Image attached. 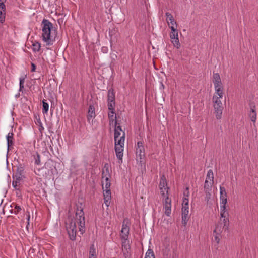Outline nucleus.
I'll list each match as a JSON object with an SVG mask.
<instances>
[{"instance_id":"obj_1","label":"nucleus","mask_w":258,"mask_h":258,"mask_svg":"<svg viewBox=\"0 0 258 258\" xmlns=\"http://www.w3.org/2000/svg\"><path fill=\"white\" fill-rule=\"evenodd\" d=\"M77 223L78 225L79 231L81 234L85 232V220L84 216V212L83 209H79L76 213V219H71L69 220V223L67 224L66 228L68 233L69 235L70 238L72 240H74L76 239L77 233Z\"/></svg>"},{"instance_id":"obj_2","label":"nucleus","mask_w":258,"mask_h":258,"mask_svg":"<svg viewBox=\"0 0 258 258\" xmlns=\"http://www.w3.org/2000/svg\"><path fill=\"white\" fill-rule=\"evenodd\" d=\"M42 37L43 41L47 46L52 45L55 41L56 34L53 29L52 24L47 19H43L42 22Z\"/></svg>"},{"instance_id":"obj_3","label":"nucleus","mask_w":258,"mask_h":258,"mask_svg":"<svg viewBox=\"0 0 258 258\" xmlns=\"http://www.w3.org/2000/svg\"><path fill=\"white\" fill-rule=\"evenodd\" d=\"M131 222L127 218H124L122 224L120 236L121 239L122 247L125 249L130 248L128 236L130 234Z\"/></svg>"},{"instance_id":"obj_4","label":"nucleus","mask_w":258,"mask_h":258,"mask_svg":"<svg viewBox=\"0 0 258 258\" xmlns=\"http://www.w3.org/2000/svg\"><path fill=\"white\" fill-rule=\"evenodd\" d=\"M212 82L214 86L215 93L221 96L223 94L224 88L219 73H213Z\"/></svg>"},{"instance_id":"obj_5","label":"nucleus","mask_w":258,"mask_h":258,"mask_svg":"<svg viewBox=\"0 0 258 258\" xmlns=\"http://www.w3.org/2000/svg\"><path fill=\"white\" fill-rule=\"evenodd\" d=\"M114 141L116 143L117 141L124 142L125 141V132L122 131L119 124L117 123L115 121L114 125Z\"/></svg>"},{"instance_id":"obj_6","label":"nucleus","mask_w":258,"mask_h":258,"mask_svg":"<svg viewBox=\"0 0 258 258\" xmlns=\"http://www.w3.org/2000/svg\"><path fill=\"white\" fill-rule=\"evenodd\" d=\"M136 157L137 160L140 163L144 162L145 154V149L143 145V143L141 141L137 142L136 145Z\"/></svg>"},{"instance_id":"obj_7","label":"nucleus","mask_w":258,"mask_h":258,"mask_svg":"<svg viewBox=\"0 0 258 258\" xmlns=\"http://www.w3.org/2000/svg\"><path fill=\"white\" fill-rule=\"evenodd\" d=\"M124 142L117 141L115 142V151L117 159L122 162V157L123 155V147Z\"/></svg>"},{"instance_id":"obj_8","label":"nucleus","mask_w":258,"mask_h":258,"mask_svg":"<svg viewBox=\"0 0 258 258\" xmlns=\"http://www.w3.org/2000/svg\"><path fill=\"white\" fill-rule=\"evenodd\" d=\"M170 38L173 45L174 47L177 48H179L180 47V43L178 39V31L170 32Z\"/></svg>"},{"instance_id":"obj_9","label":"nucleus","mask_w":258,"mask_h":258,"mask_svg":"<svg viewBox=\"0 0 258 258\" xmlns=\"http://www.w3.org/2000/svg\"><path fill=\"white\" fill-rule=\"evenodd\" d=\"M189 206H182V223L185 226L189 219Z\"/></svg>"},{"instance_id":"obj_10","label":"nucleus","mask_w":258,"mask_h":258,"mask_svg":"<svg viewBox=\"0 0 258 258\" xmlns=\"http://www.w3.org/2000/svg\"><path fill=\"white\" fill-rule=\"evenodd\" d=\"M214 112L216 117L217 119H220L222 117L223 107L222 104H213Z\"/></svg>"},{"instance_id":"obj_11","label":"nucleus","mask_w":258,"mask_h":258,"mask_svg":"<svg viewBox=\"0 0 258 258\" xmlns=\"http://www.w3.org/2000/svg\"><path fill=\"white\" fill-rule=\"evenodd\" d=\"M220 204H226L227 203V193L225 187L223 186L220 187Z\"/></svg>"},{"instance_id":"obj_12","label":"nucleus","mask_w":258,"mask_h":258,"mask_svg":"<svg viewBox=\"0 0 258 258\" xmlns=\"http://www.w3.org/2000/svg\"><path fill=\"white\" fill-rule=\"evenodd\" d=\"M214 182L207 181V180H205L204 184V190L205 193L206 194V197L207 199L210 198L211 194L210 191L211 190V188Z\"/></svg>"},{"instance_id":"obj_13","label":"nucleus","mask_w":258,"mask_h":258,"mask_svg":"<svg viewBox=\"0 0 258 258\" xmlns=\"http://www.w3.org/2000/svg\"><path fill=\"white\" fill-rule=\"evenodd\" d=\"M165 16L166 17V20L169 26H170V25H176L177 23L175 21L173 16L171 13L169 12H166Z\"/></svg>"},{"instance_id":"obj_14","label":"nucleus","mask_w":258,"mask_h":258,"mask_svg":"<svg viewBox=\"0 0 258 258\" xmlns=\"http://www.w3.org/2000/svg\"><path fill=\"white\" fill-rule=\"evenodd\" d=\"M95 117V107L93 105H90L88 108L87 120L89 122Z\"/></svg>"},{"instance_id":"obj_15","label":"nucleus","mask_w":258,"mask_h":258,"mask_svg":"<svg viewBox=\"0 0 258 258\" xmlns=\"http://www.w3.org/2000/svg\"><path fill=\"white\" fill-rule=\"evenodd\" d=\"M14 134L12 132H10L7 136V146H8V150L10 149V148L14 144Z\"/></svg>"},{"instance_id":"obj_16","label":"nucleus","mask_w":258,"mask_h":258,"mask_svg":"<svg viewBox=\"0 0 258 258\" xmlns=\"http://www.w3.org/2000/svg\"><path fill=\"white\" fill-rule=\"evenodd\" d=\"M102 179H107V178H109L110 177V174H109V166L107 163L105 164L104 166V168L102 171Z\"/></svg>"},{"instance_id":"obj_17","label":"nucleus","mask_w":258,"mask_h":258,"mask_svg":"<svg viewBox=\"0 0 258 258\" xmlns=\"http://www.w3.org/2000/svg\"><path fill=\"white\" fill-rule=\"evenodd\" d=\"M5 11V5H0V22L1 23H3L5 22L6 15Z\"/></svg>"},{"instance_id":"obj_18","label":"nucleus","mask_w":258,"mask_h":258,"mask_svg":"<svg viewBox=\"0 0 258 258\" xmlns=\"http://www.w3.org/2000/svg\"><path fill=\"white\" fill-rule=\"evenodd\" d=\"M108 118L109 120L110 125H113L114 123H115L116 121V116L115 115L114 111H109L108 112Z\"/></svg>"},{"instance_id":"obj_19","label":"nucleus","mask_w":258,"mask_h":258,"mask_svg":"<svg viewBox=\"0 0 258 258\" xmlns=\"http://www.w3.org/2000/svg\"><path fill=\"white\" fill-rule=\"evenodd\" d=\"M249 116L251 121L255 123L256 120V118H257V115H256V112L255 106H253V108H251L250 111L249 113Z\"/></svg>"},{"instance_id":"obj_20","label":"nucleus","mask_w":258,"mask_h":258,"mask_svg":"<svg viewBox=\"0 0 258 258\" xmlns=\"http://www.w3.org/2000/svg\"><path fill=\"white\" fill-rule=\"evenodd\" d=\"M223 95L224 92H223V94H222L221 96H219L217 93H215L212 98L213 104H218L220 105L222 104L220 99L223 98Z\"/></svg>"},{"instance_id":"obj_21","label":"nucleus","mask_w":258,"mask_h":258,"mask_svg":"<svg viewBox=\"0 0 258 258\" xmlns=\"http://www.w3.org/2000/svg\"><path fill=\"white\" fill-rule=\"evenodd\" d=\"M228 216H225L224 217H221L220 221L219 223H222L223 225V228H225V231L227 230L229 225V219Z\"/></svg>"},{"instance_id":"obj_22","label":"nucleus","mask_w":258,"mask_h":258,"mask_svg":"<svg viewBox=\"0 0 258 258\" xmlns=\"http://www.w3.org/2000/svg\"><path fill=\"white\" fill-rule=\"evenodd\" d=\"M20 174L19 176H15V180L12 182V186L15 189H18L20 185V181L22 179V177H20Z\"/></svg>"},{"instance_id":"obj_23","label":"nucleus","mask_w":258,"mask_h":258,"mask_svg":"<svg viewBox=\"0 0 258 258\" xmlns=\"http://www.w3.org/2000/svg\"><path fill=\"white\" fill-rule=\"evenodd\" d=\"M107 102H115V93L113 89H110L108 91Z\"/></svg>"},{"instance_id":"obj_24","label":"nucleus","mask_w":258,"mask_h":258,"mask_svg":"<svg viewBox=\"0 0 258 258\" xmlns=\"http://www.w3.org/2000/svg\"><path fill=\"white\" fill-rule=\"evenodd\" d=\"M41 48V44L40 43L36 41L32 42V49L35 52H38Z\"/></svg>"},{"instance_id":"obj_25","label":"nucleus","mask_w":258,"mask_h":258,"mask_svg":"<svg viewBox=\"0 0 258 258\" xmlns=\"http://www.w3.org/2000/svg\"><path fill=\"white\" fill-rule=\"evenodd\" d=\"M223 225L222 223H219L216 225L215 229L214 230V232L217 233V234L220 235L223 230H225V228H223Z\"/></svg>"},{"instance_id":"obj_26","label":"nucleus","mask_w":258,"mask_h":258,"mask_svg":"<svg viewBox=\"0 0 258 258\" xmlns=\"http://www.w3.org/2000/svg\"><path fill=\"white\" fill-rule=\"evenodd\" d=\"M226 204H220V217L228 216V213L226 211Z\"/></svg>"},{"instance_id":"obj_27","label":"nucleus","mask_w":258,"mask_h":258,"mask_svg":"<svg viewBox=\"0 0 258 258\" xmlns=\"http://www.w3.org/2000/svg\"><path fill=\"white\" fill-rule=\"evenodd\" d=\"M213 179H214V174H213V171H212V170H211V169L209 170L207 172L206 180H207V181L214 182Z\"/></svg>"},{"instance_id":"obj_28","label":"nucleus","mask_w":258,"mask_h":258,"mask_svg":"<svg viewBox=\"0 0 258 258\" xmlns=\"http://www.w3.org/2000/svg\"><path fill=\"white\" fill-rule=\"evenodd\" d=\"M168 187L167 186V181L166 180V178L164 175H163L160 179V183H159V188L160 189L162 188Z\"/></svg>"},{"instance_id":"obj_29","label":"nucleus","mask_w":258,"mask_h":258,"mask_svg":"<svg viewBox=\"0 0 258 258\" xmlns=\"http://www.w3.org/2000/svg\"><path fill=\"white\" fill-rule=\"evenodd\" d=\"M42 112L43 114H47L49 109V104L47 102H46V100H43L42 101Z\"/></svg>"},{"instance_id":"obj_30","label":"nucleus","mask_w":258,"mask_h":258,"mask_svg":"<svg viewBox=\"0 0 258 258\" xmlns=\"http://www.w3.org/2000/svg\"><path fill=\"white\" fill-rule=\"evenodd\" d=\"M164 206V209L165 210V214L166 216H169L171 212V204L165 205Z\"/></svg>"},{"instance_id":"obj_31","label":"nucleus","mask_w":258,"mask_h":258,"mask_svg":"<svg viewBox=\"0 0 258 258\" xmlns=\"http://www.w3.org/2000/svg\"><path fill=\"white\" fill-rule=\"evenodd\" d=\"M33 156L35 159V164L37 165H40L41 164L40 155L38 153H36Z\"/></svg>"},{"instance_id":"obj_32","label":"nucleus","mask_w":258,"mask_h":258,"mask_svg":"<svg viewBox=\"0 0 258 258\" xmlns=\"http://www.w3.org/2000/svg\"><path fill=\"white\" fill-rule=\"evenodd\" d=\"M145 258H155L153 251L151 249H148L146 253Z\"/></svg>"},{"instance_id":"obj_33","label":"nucleus","mask_w":258,"mask_h":258,"mask_svg":"<svg viewBox=\"0 0 258 258\" xmlns=\"http://www.w3.org/2000/svg\"><path fill=\"white\" fill-rule=\"evenodd\" d=\"M105 181H102V186H103V185L105 184V188H106L105 189H110V180L109 179V178H107V179H104ZM103 188H104V187H103Z\"/></svg>"},{"instance_id":"obj_34","label":"nucleus","mask_w":258,"mask_h":258,"mask_svg":"<svg viewBox=\"0 0 258 258\" xmlns=\"http://www.w3.org/2000/svg\"><path fill=\"white\" fill-rule=\"evenodd\" d=\"M169 187L162 188V189L160 188V192L161 195L164 197L168 196V190Z\"/></svg>"},{"instance_id":"obj_35","label":"nucleus","mask_w":258,"mask_h":258,"mask_svg":"<svg viewBox=\"0 0 258 258\" xmlns=\"http://www.w3.org/2000/svg\"><path fill=\"white\" fill-rule=\"evenodd\" d=\"M104 199H111V191L110 189L104 190Z\"/></svg>"},{"instance_id":"obj_36","label":"nucleus","mask_w":258,"mask_h":258,"mask_svg":"<svg viewBox=\"0 0 258 258\" xmlns=\"http://www.w3.org/2000/svg\"><path fill=\"white\" fill-rule=\"evenodd\" d=\"M24 171L23 167H18L17 169V172L16 173L15 176H19V175L20 174L21 177H23V173Z\"/></svg>"},{"instance_id":"obj_37","label":"nucleus","mask_w":258,"mask_h":258,"mask_svg":"<svg viewBox=\"0 0 258 258\" xmlns=\"http://www.w3.org/2000/svg\"><path fill=\"white\" fill-rule=\"evenodd\" d=\"M26 76V75L25 76H22L19 79L20 90H21L24 88V83L25 82V79Z\"/></svg>"},{"instance_id":"obj_38","label":"nucleus","mask_w":258,"mask_h":258,"mask_svg":"<svg viewBox=\"0 0 258 258\" xmlns=\"http://www.w3.org/2000/svg\"><path fill=\"white\" fill-rule=\"evenodd\" d=\"M96 250L94 245H92L90 247L89 256H96Z\"/></svg>"},{"instance_id":"obj_39","label":"nucleus","mask_w":258,"mask_h":258,"mask_svg":"<svg viewBox=\"0 0 258 258\" xmlns=\"http://www.w3.org/2000/svg\"><path fill=\"white\" fill-rule=\"evenodd\" d=\"M115 102H108V107L109 111H114Z\"/></svg>"},{"instance_id":"obj_40","label":"nucleus","mask_w":258,"mask_h":258,"mask_svg":"<svg viewBox=\"0 0 258 258\" xmlns=\"http://www.w3.org/2000/svg\"><path fill=\"white\" fill-rule=\"evenodd\" d=\"M21 210V208L19 206L15 205V209L11 210V213H14V214H17Z\"/></svg>"},{"instance_id":"obj_41","label":"nucleus","mask_w":258,"mask_h":258,"mask_svg":"<svg viewBox=\"0 0 258 258\" xmlns=\"http://www.w3.org/2000/svg\"><path fill=\"white\" fill-rule=\"evenodd\" d=\"M165 197V199L163 201V205L171 204V200L169 198L168 196Z\"/></svg>"},{"instance_id":"obj_42","label":"nucleus","mask_w":258,"mask_h":258,"mask_svg":"<svg viewBox=\"0 0 258 258\" xmlns=\"http://www.w3.org/2000/svg\"><path fill=\"white\" fill-rule=\"evenodd\" d=\"M129 249H125L122 247V251L123 252V255L125 258H128L130 256L128 250Z\"/></svg>"},{"instance_id":"obj_43","label":"nucleus","mask_w":258,"mask_h":258,"mask_svg":"<svg viewBox=\"0 0 258 258\" xmlns=\"http://www.w3.org/2000/svg\"><path fill=\"white\" fill-rule=\"evenodd\" d=\"M189 200L186 197H184L182 200V206H189Z\"/></svg>"},{"instance_id":"obj_44","label":"nucleus","mask_w":258,"mask_h":258,"mask_svg":"<svg viewBox=\"0 0 258 258\" xmlns=\"http://www.w3.org/2000/svg\"><path fill=\"white\" fill-rule=\"evenodd\" d=\"M170 28L171 29V32H174L178 31L177 30V25H170V26H169Z\"/></svg>"},{"instance_id":"obj_45","label":"nucleus","mask_w":258,"mask_h":258,"mask_svg":"<svg viewBox=\"0 0 258 258\" xmlns=\"http://www.w3.org/2000/svg\"><path fill=\"white\" fill-rule=\"evenodd\" d=\"M189 197V188L186 187V190L184 192V197L188 198Z\"/></svg>"},{"instance_id":"obj_46","label":"nucleus","mask_w":258,"mask_h":258,"mask_svg":"<svg viewBox=\"0 0 258 258\" xmlns=\"http://www.w3.org/2000/svg\"><path fill=\"white\" fill-rule=\"evenodd\" d=\"M104 204L106 205L107 207H108L110 203V199H104Z\"/></svg>"},{"instance_id":"obj_47","label":"nucleus","mask_w":258,"mask_h":258,"mask_svg":"<svg viewBox=\"0 0 258 258\" xmlns=\"http://www.w3.org/2000/svg\"><path fill=\"white\" fill-rule=\"evenodd\" d=\"M36 120H37V123L38 125H40V126L43 128L44 129L43 127L42 126V124L41 123V120L40 119V118H36Z\"/></svg>"},{"instance_id":"obj_48","label":"nucleus","mask_w":258,"mask_h":258,"mask_svg":"<svg viewBox=\"0 0 258 258\" xmlns=\"http://www.w3.org/2000/svg\"><path fill=\"white\" fill-rule=\"evenodd\" d=\"M108 48L107 47H102L101 48V51L104 53H106L108 52Z\"/></svg>"},{"instance_id":"obj_49","label":"nucleus","mask_w":258,"mask_h":258,"mask_svg":"<svg viewBox=\"0 0 258 258\" xmlns=\"http://www.w3.org/2000/svg\"><path fill=\"white\" fill-rule=\"evenodd\" d=\"M219 234H217L216 235V236H215V240L217 241V242L218 243L219 241H220V238L219 237Z\"/></svg>"},{"instance_id":"obj_50","label":"nucleus","mask_w":258,"mask_h":258,"mask_svg":"<svg viewBox=\"0 0 258 258\" xmlns=\"http://www.w3.org/2000/svg\"><path fill=\"white\" fill-rule=\"evenodd\" d=\"M111 57L112 58V59L115 60V59L117 58V56L115 54L111 53Z\"/></svg>"},{"instance_id":"obj_51","label":"nucleus","mask_w":258,"mask_h":258,"mask_svg":"<svg viewBox=\"0 0 258 258\" xmlns=\"http://www.w3.org/2000/svg\"><path fill=\"white\" fill-rule=\"evenodd\" d=\"M36 70V66H32L31 72H34Z\"/></svg>"},{"instance_id":"obj_52","label":"nucleus","mask_w":258,"mask_h":258,"mask_svg":"<svg viewBox=\"0 0 258 258\" xmlns=\"http://www.w3.org/2000/svg\"><path fill=\"white\" fill-rule=\"evenodd\" d=\"M6 0H0V5H5Z\"/></svg>"},{"instance_id":"obj_53","label":"nucleus","mask_w":258,"mask_h":258,"mask_svg":"<svg viewBox=\"0 0 258 258\" xmlns=\"http://www.w3.org/2000/svg\"><path fill=\"white\" fill-rule=\"evenodd\" d=\"M30 214H29L27 216V218L28 224H29V221L30 220Z\"/></svg>"},{"instance_id":"obj_54","label":"nucleus","mask_w":258,"mask_h":258,"mask_svg":"<svg viewBox=\"0 0 258 258\" xmlns=\"http://www.w3.org/2000/svg\"><path fill=\"white\" fill-rule=\"evenodd\" d=\"M164 85H163V84L161 82V88L162 89H164Z\"/></svg>"},{"instance_id":"obj_55","label":"nucleus","mask_w":258,"mask_h":258,"mask_svg":"<svg viewBox=\"0 0 258 258\" xmlns=\"http://www.w3.org/2000/svg\"><path fill=\"white\" fill-rule=\"evenodd\" d=\"M89 258H96V256H89Z\"/></svg>"},{"instance_id":"obj_56","label":"nucleus","mask_w":258,"mask_h":258,"mask_svg":"<svg viewBox=\"0 0 258 258\" xmlns=\"http://www.w3.org/2000/svg\"><path fill=\"white\" fill-rule=\"evenodd\" d=\"M39 130L41 131V129H43L41 126H40V125H39Z\"/></svg>"},{"instance_id":"obj_57","label":"nucleus","mask_w":258,"mask_h":258,"mask_svg":"<svg viewBox=\"0 0 258 258\" xmlns=\"http://www.w3.org/2000/svg\"><path fill=\"white\" fill-rule=\"evenodd\" d=\"M156 66L154 65V68H155V69H157L156 68Z\"/></svg>"}]
</instances>
